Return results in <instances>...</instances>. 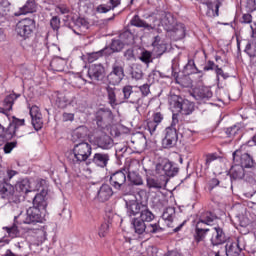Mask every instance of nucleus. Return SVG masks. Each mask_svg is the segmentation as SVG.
<instances>
[{
  "mask_svg": "<svg viewBox=\"0 0 256 256\" xmlns=\"http://www.w3.org/2000/svg\"><path fill=\"white\" fill-rule=\"evenodd\" d=\"M126 215L137 235H157L165 231L159 222L147 224L155 220V214L149 209L147 202L138 199L126 201Z\"/></svg>",
  "mask_w": 256,
  "mask_h": 256,
  "instance_id": "f257e3e1",
  "label": "nucleus"
},
{
  "mask_svg": "<svg viewBox=\"0 0 256 256\" xmlns=\"http://www.w3.org/2000/svg\"><path fill=\"white\" fill-rule=\"evenodd\" d=\"M47 191L42 189L40 193L34 195L33 198V206L29 207L26 211V217L21 219V215L14 217V223L12 226L4 227V231L12 238L19 237V227L17 225H21L24 223L25 225H35L37 223H43V212L47 209ZM20 219V220H19Z\"/></svg>",
  "mask_w": 256,
  "mask_h": 256,
  "instance_id": "f03ea898",
  "label": "nucleus"
},
{
  "mask_svg": "<svg viewBox=\"0 0 256 256\" xmlns=\"http://www.w3.org/2000/svg\"><path fill=\"white\" fill-rule=\"evenodd\" d=\"M93 153V147L87 141L74 144L72 150L67 155V161L70 165H81L88 163L89 157Z\"/></svg>",
  "mask_w": 256,
  "mask_h": 256,
  "instance_id": "7ed1b4c3",
  "label": "nucleus"
},
{
  "mask_svg": "<svg viewBox=\"0 0 256 256\" xmlns=\"http://www.w3.org/2000/svg\"><path fill=\"white\" fill-rule=\"evenodd\" d=\"M15 31L20 41H27V39H31V37L35 35V31H37V20H35V17L21 19L16 24Z\"/></svg>",
  "mask_w": 256,
  "mask_h": 256,
  "instance_id": "20e7f679",
  "label": "nucleus"
},
{
  "mask_svg": "<svg viewBox=\"0 0 256 256\" xmlns=\"http://www.w3.org/2000/svg\"><path fill=\"white\" fill-rule=\"evenodd\" d=\"M127 173L128 171L126 168L110 172L109 183L116 193L127 195V192L125 191L127 187Z\"/></svg>",
  "mask_w": 256,
  "mask_h": 256,
  "instance_id": "39448f33",
  "label": "nucleus"
},
{
  "mask_svg": "<svg viewBox=\"0 0 256 256\" xmlns=\"http://www.w3.org/2000/svg\"><path fill=\"white\" fill-rule=\"evenodd\" d=\"M170 107L177 109L182 115H191L195 111V104L179 95H171L169 98Z\"/></svg>",
  "mask_w": 256,
  "mask_h": 256,
  "instance_id": "423d86ee",
  "label": "nucleus"
},
{
  "mask_svg": "<svg viewBox=\"0 0 256 256\" xmlns=\"http://www.w3.org/2000/svg\"><path fill=\"white\" fill-rule=\"evenodd\" d=\"M93 121L100 131H105V129H109L111 123H113V111L109 108H99L94 112Z\"/></svg>",
  "mask_w": 256,
  "mask_h": 256,
  "instance_id": "0eeeda50",
  "label": "nucleus"
},
{
  "mask_svg": "<svg viewBox=\"0 0 256 256\" xmlns=\"http://www.w3.org/2000/svg\"><path fill=\"white\" fill-rule=\"evenodd\" d=\"M125 79V64L116 60L111 65V71L106 76L108 85H119Z\"/></svg>",
  "mask_w": 256,
  "mask_h": 256,
  "instance_id": "6e6552de",
  "label": "nucleus"
},
{
  "mask_svg": "<svg viewBox=\"0 0 256 256\" xmlns=\"http://www.w3.org/2000/svg\"><path fill=\"white\" fill-rule=\"evenodd\" d=\"M18 174L19 172L15 170H7L4 178L0 180V196L2 199H9L15 193V187L11 184V179Z\"/></svg>",
  "mask_w": 256,
  "mask_h": 256,
  "instance_id": "1a4fd4ad",
  "label": "nucleus"
},
{
  "mask_svg": "<svg viewBox=\"0 0 256 256\" xmlns=\"http://www.w3.org/2000/svg\"><path fill=\"white\" fill-rule=\"evenodd\" d=\"M135 89H137V87L133 85H125L122 88V103H130V105H137L138 107L143 105V101L141 100V92Z\"/></svg>",
  "mask_w": 256,
  "mask_h": 256,
  "instance_id": "9d476101",
  "label": "nucleus"
},
{
  "mask_svg": "<svg viewBox=\"0 0 256 256\" xmlns=\"http://www.w3.org/2000/svg\"><path fill=\"white\" fill-rule=\"evenodd\" d=\"M87 77L96 83H103L107 79V70L101 63L91 64L88 66Z\"/></svg>",
  "mask_w": 256,
  "mask_h": 256,
  "instance_id": "9b49d317",
  "label": "nucleus"
},
{
  "mask_svg": "<svg viewBox=\"0 0 256 256\" xmlns=\"http://www.w3.org/2000/svg\"><path fill=\"white\" fill-rule=\"evenodd\" d=\"M232 155L234 163H239L238 165L242 167V169H255V159H253V156L249 153H241V150H236Z\"/></svg>",
  "mask_w": 256,
  "mask_h": 256,
  "instance_id": "f8f14e48",
  "label": "nucleus"
},
{
  "mask_svg": "<svg viewBox=\"0 0 256 256\" xmlns=\"http://www.w3.org/2000/svg\"><path fill=\"white\" fill-rule=\"evenodd\" d=\"M91 143L94 147L102 149L103 151H109V149H113V145H115V141L107 133L94 136Z\"/></svg>",
  "mask_w": 256,
  "mask_h": 256,
  "instance_id": "ddd939ff",
  "label": "nucleus"
},
{
  "mask_svg": "<svg viewBox=\"0 0 256 256\" xmlns=\"http://www.w3.org/2000/svg\"><path fill=\"white\" fill-rule=\"evenodd\" d=\"M156 172L165 177H176L179 174V168L175 162L164 160L161 164L156 165Z\"/></svg>",
  "mask_w": 256,
  "mask_h": 256,
  "instance_id": "4468645a",
  "label": "nucleus"
},
{
  "mask_svg": "<svg viewBox=\"0 0 256 256\" xmlns=\"http://www.w3.org/2000/svg\"><path fill=\"white\" fill-rule=\"evenodd\" d=\"M177 141H179L177 129L165 128L164 138L162 139L163 149H173L177 145Z\"/></svg>",
  "mask_w": 256,
  "mask_h": 256,
  "instance_id": "2eb2a0df",
  "label": "nucleus"
},
{
  "mask_svg": "<svg viewBox=\"0 0 256 256\" xmlns=\"http://www.w3.org/2000/svg\"><path fill=\"white\" fill-rule=\"evenodd\" d=\"M212 231V236L210 238L212 247H219V245H225V243H227V234H225V230H223L221 226H215L212 228Z\"/></svg>",
  "mask_w": 256,
  "mask_h": 256,
  "instance_id": "dca6fc26",
  "label": "nucleus"
},
{
  "mask_svg": "<svg viewBox=\"0 0 256 256\" xmlns=\"http://www.w3.org/2000/svg\"><path fill=\"white\" fill-rule=\"evenodd\" d=\"M109 161H111V154L107 152H97L93 155L91 161L86 162V165L93 163L96 167L105 169V167L109 165Z\"/></svg>",
  "mask_w": 256,
  "mask_h": 256,
  "instance_id": "f3484780",
  "label": "nucleus"
},
{
  "mask_svg": "<svg viewBox=\"0 0 256 256\" xmlns=\"http://www.w3.org/2000/svg\"><path fill=\"white\" fill-rule=\"evenodd\" d=\"M73 26H70V29H72L73 33L75 35H85L87 31H89V27H91V24L87 19L78 17V18H73Z\"/></svg>",
  "mask_w": 256,
  "mask_h": 256,
  "instance_id": "a211bd4d",
  "label": "nucleus"
},
{
  "mask_svg": "<svg viewBox=\"0 0 256 256\" xmlns=\"http://www.w3.org/2000/svg\"><path fill=\"white\" fill-rule=\"evenodd\" d=\"M192 97H194L198 103H207V101L213 97V92L211 88L207 86H200L194 89Z\"/></svg>",
  "mask_w": 256,
  "mask_h": 256,
  "instance_id": "6ab92c4d",
  "label": "nucleus"
},
{
  "mask_svg": "<svg viewBox=\"0 0 256 256\" xmlns=\"http://www.w3.org/2000/svg\"><path fill=\"white\" fill-rule=\"evenodd\" d=\"M155 23H158L156 24V27L157 25L161 24L165 31L168 33L174 29V26L178 24L177 20H175V17L173 14H171V12H162L160 21L156 20Z\"/></svg>",
  "mask_w": 256,
  "mask_h": 256,
  "instance_id": "aec40b11",
  "label": "nucleus"
},
{
  "mask_svg": "<svg viewBox=\"0 0 256 256\" xmlns=\"http://www.w3.org/2000/svg\"><path fill=\"white\" fill-rule=\"evenodd\" d=\"M152 19L153 23L149 24L145 20L141 19L139 15H134L133 18L130 20V25H132V27L146 29V31H153L157 29V23H155V21H157V18L153 17Z\"/></svg>",
  "mask_w": 256,
  "mask_h": 256,
  "instance_id": "412c9836",
  "label": "nucleus"
},
{
  "mask_svg": "<svg viewBox=\"0 0 256 256\" xmlns=\"http://www.w3.org/2000/svg\"><path fill=\"white\" fill-rule=\"evenodd\" d=\"M114 193L113 188L109 186V184H102L95 199H97L99 203H105V201H109L111 197H113Z\"/></svg>",
  "mask_w": 256,
  "mask_h": 256,
  "instance_id": "4be33fe9",
  "label": "nucleus"
},
{
  "mask_svg": "<svg viewBox=\"0 0 256 256\" xmlns=\"http://www.w3.org/2000/svg\"><path fill=\"white\" fill-rule=\"evenodd\" d=\"M227 175L230 177L231 189H233V182L241 181L245 177V168L239 164H235L230 168Z\"/></svg>",
  "mask_w": 256,
  "mask_h": 256,
  "instance_id": "5701e85b",
  "label": "nucleus"
},
{
  "mask_svg": "<svg viewBox=\"0 0 256 256\" xmlns=\"http://www.w3.org/2000/svg\"><path fill=\"white\" fill-rule=\"evenodd\" d=\"M117 91H119V89H117L116 87H106L108 103L110 107H112V109H115L117 105H121V103H123L122 98L117 99Z\"/></svg>",
  "mask_w": 256,
  "mask_h": 256,
  "instance_id": "b1692460",
  "label": "nucleus"
},
{
  "mask_svg": "<svg viewBox=\"0 0 256 256\" xmlns=\"http://www.w3.org/2000/svg\"><path fill=\"white\" fill-rule=\"evenodd\" d=\"M37 11V2L35 0H27L26 3L19 8V11L15 12V17H21V15H27L29 13H35Z\"/></svg>",
  "mask_w": 256,
  "mask_h": 256,
  "instance_id": "393cba45",
  "label": "nucleus"
},
{
  "mask_svg": "<svg viewBox=\"0 0 256 256\" xmlns=\"http://www.w3.org/2000/svg\"><path fill=\"white\" fill-rule=\"evenodd\" d=\"M25 125V119H19L15 116L12 117V120L8 126V138L15 137L17 135V132L19 131V127H23Z\"/></svg>",
  "mask_w": 256,
  "mask_h": 256,
  "instance_id": "a878e982",
  "label": "nucleus"
},
{
  "mask_svg": "<svg viewBox=\"0 0 256 256\" xmlns=\"http://www.w3.org/2000/svg\"><path fill=\"white\" fill-rule=\"evenodd\" d=\"M87 135H89V128L87 126H79L77 127L73 134L72 139L75 144L81 143L82 141H85L87 139Z\"/></svg>",
  "mask_w": 256,
  "mask_h": 256,
  "instance_id": "bb28decb",
  "label": "nucleus"
},
{
  "mask_svg": "<svg viewBox=\"0 0 256 256\" xmlns=\"http://www.w3.org/2000/svg\"><path fill=\"white\" fill-rule=\"evenodd\" d=\"M209 231V228H203V225H201V223H196L193 235L195 243H202V241H205V238L207 237V233H209Z\"/></svg>",
  "mask_w": 256,
  "mask_h": 256,
  "instance_id": "cd10ccee",
  "label": "nucleus"
},
{
  "mask_svg": "<svg viewBox=\"0 0 256 256\" xmlns=\"http://www.w3.org/2000/svg\"><path fill=\"white\" fill-rule=\"evenodd\" d=\"M241 246L239 245V239L234 242H228L225 245V253L227 256H239L241 255Z\"/></svg>",
  "mask_w": 256,
  "mask_h": 256,
  "instance_id": "c85d7f7f",
  "label": "nucleus"
},
{
  "mask_svg": "<svg viewBox=\"0 0 256 256\" xmlns=\"http://www.w3.org/2000/svg\"><path fill=\"white\" fill-rule=\"evenodd\" d=\"M168 33H170L174 41H181V39H185V24H176L172 30H169Z\"/></svg>",
  "mask_w": 256,
  "mask_h": 256,
  "instance_id": "c756f323",
  "label": "nucleus"
},
{
  "mask_svg": "<svg viewBox=\"0 0 256 256\" xmlns=\"http://www.w3.org/2000/svg\"><path fill=\"white\" fill-rule=\"evenodd\" d=\"M15 189L18 193H20V195L33 193V190H31V182L27 178L18 181L15 185Z\"/></svg>",
  "mask_w": 256,
  "mask_h": 256,
  "instance_id": "7c9ffc66",
  "label": "nucleus"
},
{
  "mask_svg": "<svg viewBox=\"0 0 256 256\" xmlns=\"http://www.w3.org/2000/svg\"><path fill=\"white\" fill-rule=\"evenodd\" d=\"M216 219H218V217L217 214H215V212L206 211L200 215L197 223H200V225H212L213 221H216Z\"/></svg>",
  "mask_w": 256,
  "mask_h": 256,
  "instance_id": "2f4dec72",
  "label": "nucleus"
},
{
  "mask_svg": "<svg viewBox=\"0 0 256 256\" xmlns=\"http://www.w3.org/2000/svg\"><path fill=\"white\" fill-rule=\"evenodd\" d=\"M121 5V0H109L107 4H100L96 7L97 13H109L115 9V7H119Z\"/></svg>",
  "mask_w": 256,
  "mask_h": 256,
  "instance_id": "473e14b6",
  "label": "nucleus"
},
{
  "mask_svg": "<svg viewBox=\"0 0 256 256\" xmlns=\"http://www.w3.org/2000/svg\"><path fill=\"white\" fill-rule=\"evenodd\" d=\"M119 38L125 45H131L135 43V33L129 28H125V30L120 33Z\"/></svg>",
  "mask_w": 256,
  "mask_h": 256,
  "instance_id": "72a5a7b5",
  "label": "nucleus"
},
{
  "mask_svg": "<svg viewBox=\"0 0 256 256\" xmlns=\"http://www.w3.org/2000/svg\"><path fill=\"white\" fill-rule=\"evenodd\" d=\"M140 51V55L138 59L144 63V65H149V63H153V52L146 50L145 48H138Z\"/></svg>",
  "mask_w": 256,
  "mask_h": 256,
  "instance_id": "f704fd0d",
  "label": "nucleus"
},
{
  "mask_svg": "<svg viewBox=\"0 0 256 256\" xmlns=\"http://www.w3.org/2000/svg\"><path fill=\"white\" fill-rule=\"evenodd\" d=\"M245 49L244 52L251 59H255L256 57V39L245 40Z\"/></svg>",
  "mask_w": 256,
  "mask_h": 256,
  "instance_id": "c9c22d12",
  "label": "nucleus"
},
{
  "mask_svg": "<svg viewBox=\"0 0 256 256\" xmlns=\"http://www.w3.org/2000/svg\"><path fill=\"white\" fill-rule=\"evenodd\" d=\"M18 97H20V95H16V94H10L5 97L2 103L3 105L2 107H4L7 113H9V111H12L15 100L18 99Z\"/></svg>",
  "mask_w": 256,
  "mask_h": 256,
  "instance_id": "e433bc0d",
  "label": "nucleus"
},
{
  "mask_svg": "<svg viewBox=\"0 0 256 256\" xmlns=\"http://www.w3.org/2000/svg\"><path fill=\"white\" fill-rule=\"evenodd\" d=\"M174 218H175V207H167L162 214V219H164V221H168L167 227H174V226H171V223H173Z\"/></svg>",
  "mask_w": 256,
  "mask_h": 256,
  "instance_id": "4c0bfd02",
  "label": "nucleus"
},
{
  "mask_svg": "<svg viewBox=\"0 0 256 256\" xmlns=\"http://www.w3.org/2000/svg\"><path fill=\"white\" fill-rule=\"evenodd\" d=\"M50 69L57 72L65 71V60L61 58L52 59L50 62Z\"/></svg>",
  "mask_w": 256,
  "mask_h": 256,
  "instance_id": "58836bf2",
  "label": "nucleus"
},
{
  "mask_svg": "<svg viewBox=\"0 0 256 256\" xmlns=\"http://www.w3.org/2000/svg\"><path fill=\"white\" fill-rule=\"evenodd\" d=\"M206 7L209 11H212L213 17H219V8L221 7V1L217 0L216 2L207 1L205 2Z\"/></svg>",
  "mask_w": 256,
  "mask_h": 256,
  "instance_id": "ea45409f",
  "label": "nucleus"
},
{
  "mask_svg": "<svg viewBox=\"0 0 256 256\" xmlns=\"http://www.w3.org/2000/svg\"><path fill=\"white\" fill-rule=\"evenodd\" d=\"M126 176L132 185H143V178L137 172H128Z\"/></svg>",
  "mask_w": 256,
  "mask_h": 256,
  "instance_id": "a19ab883",
  "label": "nucleus"
},
{
  "mask_svg": "<svg viewBox=\"0 0 256 256\" xmlns=\"http://www.w3.org/2000/svg\"><path fill=\"white\" fill-rule=\"evenodd\" d=\"M9 13H11V2H9V0H2L0 2L1 17H5V15H9Z\"/></svg>",
  "mask_w": 256,
  "mask_h": 256,
  "instance_id": "79ce46f5",
  "label": "nucleus"
},
{
  "mask_svg": "<svg viewBox=\"0 0 256 256\" xmlns=\"http://www.w3.org/2000/svg\"><path fill=\"white\" fill-rule=\"evenodd\" d=\"M225 133L227 137H229L230 139H233V138L235 139V137H237L239 133H241V127L237 125L228 127L225 129Z\"/></svg>",
  "mask_w": 256,
  "mask_h": 256,
  "instance_id": "37998d69",
  "label": "nucleus"
},
{
  "mask_svg": "<svg viewBox=\"0 0 256 256\" xmlns=\"http://www.w3.org/2000/svg\"><path fill=\"white\" fill-rule=\"evenodd\" d=\"M154 53H156L157 59L161 57L163 54L167 53V44L163 42L162 44H158L157 46L153 47Z\"/></svg>",
  "mask_w": 256,
  "mask_h": 256,
  "instance_id": "c03bdc74",
  "label": "nucleus"
},
{
  "mask_svg": "<svg viewBox=\"0 0 256 256\" xmlns=\"http://www.w3.org/2000/svg\"><path fill=\"white\" fill-rule=\"evenodd\" d=\"M131 77L132 79H136V81L143 79V69L141 68V65H136L134 68H132Z\"/></svg>",
  "mask_w": 256,
  "mask_h": 256,
  "instance_id": "a18cd8bd",
  "label": "nucleus"
},
{
  "mask_svg": "<svg viewBox=\"0 0 256 256\" xmlns=\"http://www.w3.org/2000/svg\"><path fill=\"white\" fill-rule=\"evenodd\" d=\"M110 46L112 47L114 53H119L121 51H123V47H125V44L123 43V41L120 39H113Z\"/></svg>",
  "mask_w": 256,
  "mask_h": 256,
  "instance_id": "49530a36",
  "label": "nucleus"
},
{
  "mask_svg": "<svg viewBox=\"0 0 256 256\" xmlns=\"http://www.w3.org/2000/svg\"><path fill=\"white\" fill-rule=\"evenodd\" d=\"M163 77L165 76H163V73L159 70H153L148 76L149 81H152V83L159 82V79H163Z\"/></svg>",
  "mask_w": 256,
  "mask_h": 256,
  "instance_id": "de8ad7c7",
  "label": "nucleus"
},
{
  "mask_svg": "<svg viewBox=\"0 0 256 256\" xmlns=\"http://www.w3.org/2000/svg\"><path fill=\"white\" fill-rule=\"evenodd\" d=\"M35 55H45L47 53V44L38 43L34 47Z\"/></svg>",
  "mask_w": 256,
  "mask_h": 256,
  "instance_id": "09e8293b",
  "label": "nucleus"
},
{
  "mask_svg": "<svg viewBox=\"0 0 256 256\" xmlns=\"http://www.w3.org/2000/svg\"><path fill=\"white\" fill-rule=\"evenodd\" d=\"M32 119V125L35 129V131H40V129H43V117L38 116L36 118H31Z\"/></svg>",
  "mask_w": 256,
  "mask_h": 256,
  "instance_id": "8fccbe9b",
  "label": "nucleus"
},
{
  "mask_svg": "<svg viewBox=\"0 0 256 256\" xmlns=\"http://www.w3.org/2000/svg\"><path fill=\"white\" fill-rule=\"evenodd\" d=\"M139 93H141V100L143 101V97H147L149 93H151V86L149 84H143L139 86Z\"/></svg>",
  "mask_w": 256,
  "mask_h": 256,
  "instance_id": "3c124183",
  "label": "nucleus"
},
{
  "mask_svg": "<svg viewBox=\"0 0 256 256\" xmlns=\"http://www.w3.org/2000/svg\"><path fill=\"white\" fill-rule=\"evenodd\" d=\"M109 233V222H103L98 230L99 237H107Z\"/></svg>",
  "mask_w": 256,
  "mask_h": 256,
  "instance_id": "603ef678",
  "label": "nucleus"
},
{
  "mask_svg": "<svg viewBox=\"0 0 256 256\" xmlns=\"http://www.w3.org/2000/svg\"><path fill=\"white\" fill-rule=\"evenodd\" d=\"M147 185L149 189H161V182L155 178H147Z\"/></svg>",
  "mask_w": 256,
  "mask_h": 256,
  "instance_id": "864d4df0",
  "label": "nucleus"
},
{
  "mask_svg": "<svg viewBox=\"0 0 256 256\" xmlns=\"http://www.w3.org/2000/svg\"><path fill=\"white\" fill-rule=\"evenodd\" d=\"M50 26L53 31H59L61 27V20L57 16H53L50 20Z\"/></svg>",
  "mask_w": 256,
  "mask_h": 256,
  "instance_id": "5fc2aeb1",
  "label": "nucleus"
},
{
  "mask_svg": "<svg viewBox=\"0 0 256 256\" xmlns=\"http://www.w3.org/2000/svg\"><path fill=\"white\" fill-rule=\"evenodd\" d=\"M124 57H125L126 61H135V59H137L135 57V48H128L124 52Z\"/></svg>",
  "mask_w": 256,
  "mask_h": 256,
  "instance_id": "6e6d98bb",
  "label": "nucleus"
},
{
  "mask_svg": "<svg viewBox=\"0 0 256 256\" xmlns=\"http://www.w3.org/2000/svg\"><path fill=\"white\" fill-rule=\"evenodd\" d=\"M157 127H159V124H157V122H154L153 120L147 121V129L150 135H155V132L157 131Z\"/></svg>",
  "mask_w": 256,
  "mask_h": 256,
  "instance_id": "4d7b16f0",
  "label": "nucleus"
},
{
  "mask_svg": "<svg viewBox=\"0 0 256 256\" xmlns=\"http://www.w3.org/2000/svg\"><path fill=\"white\" fill-rule=\"evenodd\" d=\"M56 103L60 109H65V107H67V105H69L71 101H69V99H67V97L64 96V97H58L56 99Z\"/></svg>",
  "mask_w": 256,
  "mask_h": 256,
  "instance_id": "13d9d810",
  "label": "nucleus"
},
{
  "mask_svg": "<svg viewBox=\"0 0 256 256\" xmlns=\"http://www.w3.org/2000/svg\"><path fill=\"white\" fill-rule=\"evenodd\" d=\"M101 57H103L101 54V50L88 53V62L93 63L94 61H97V59H101Z\"/></svg>",
  "mask_w": 256,
  "mask_h": 256,
  "instance_id": "bf43d9fd",
  "label": "nucleus"
},
{
  "mask_svg": "<svg viewBox=\"0 0 256 256\" xmlns=\"http://www.w3.org/2000/svg\"><path fill=\"white\" fill-rule=\"evenodd\" d=\"M217 153L207 154L206 155V162H205V168L209 169V165L213 163V161H217Z\"/></svg>",
  "mask_w": 256,
  "mask_h": 256,
  "instance_id": "052dcab7",
  "label": "nucleus"
},
{
  "mask_svg": "<svg viewBox=\"0 0 256 256\" xmlns=\"http://www.w3.org/2000/svg\"><path fill=\"white\" fill-rule=\"evenodd\" d=\"M215 73L217 77V81H219V77H222L223 79H229V74L223 72V68H220L219 65L216 66Z\"/></svg>",
  "mask_w": 256,
  "mask_h": 256,
  "instance_id": "680f3d73",
  "label": "nucleus"
},
{
  "mask_svg": "<svg viewBox=\"0 0 256 256\" xmlns=\"http://www.w3.org/2000/svg\"><path fill=\"white\" fill-rule=\"evenodd\" d=\"M219 185H221V181H219V179H217V178H212L208 182V191L211 193V191H213V189H215V187H219Z\"/></svg>",
  "mask_w": 256,
  "mask_h": 256,
  "instance_id": "e2e57ef3",
  "label": "nucleus"
},
{
  "mask_svg": "<svg viewBox=\"0 0 256 256\" xmlns=\"http://www.w3.org/2000/svg\"><path fill=\"white\" fill-rule=\"evenodd\" d=\"M29 113H30L31 119H35L37 117H42V114L39 111V107H37V106L30 107Z\"/></svg>",
  "mask_w": 256,
  "mask_h": 256,
  "instance_id": "0e129e2a",
  "label": "nucleus"
},
{
  "mask_svg": "<svg viewBox=\"0 0 256 256\" xmlns=\"http://www.w3.org/2000/svg\"><path fill=\"white\" fill-rule=\"evenodd\" d=\"M17 147V141L7 142L4 145V153H11Z\"/></svg>",
  "mask_w": 256,
  "mask_h": 256,
  "instance_id": "69168bd1",
  "label": "nucleus"
},
{
  "mask_svg": "<svg viewBox=\"0 0 256 256\" xmlns=\"http://www.w3.org/2000/svg\"><path fill=\"white\" fill-rule=\"evenodd\" d=\"M100 52L102 57H110V55H113V53H115L111 45L110 47L109 46L104 47L103 49L100 50Z\"/></svg>",
  "mask_w": 256,
  "mask_h": 256,
  "instance_id": "338daca9",
  "label": "nucleus"
},
{
  "mask_svg": "<svg viewBox=\"0 0 256 256\" xmlns=\"http://www.w3.org/2000/svg\"><path fill=\"white\" fill-rule=\"evenodd\" d=\"M246 9L249 13H253V11H256V0H247Z\"/></svg>",
  "mask_w": 256,
  "mask_h": 256,
  "instance_id": "774afa93",
  "label": "nucleus"
}]
</instances>
